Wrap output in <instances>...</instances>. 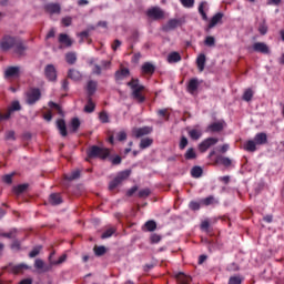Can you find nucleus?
I'll use <instances>...</instances> for the list:
<instances>
[{"label": "nucleus", "mask_w": 284, "mask_h": 284, "mask_svg": "<svg viewBox=\"0 0 284 284\" xmlns=\"http://www.w3.org/2000/svg\"><path fill=\"white\" fill-rule=\"evenodd\" d=\"M132 172L130 170H125L120 172L113 181L110 182L109 184V190H115V187H119V185H121L122 181H126V179L130 178V174Z\"/></svg>", "instance_id": "20e7f679"}, {"label": "nucleus", "mask_w": 284, "mask_h": 284, "mask_svg": "<svg viewBox=\"0 0 284 284\" xmlns=\"http://www.w3.org/2000/svg\"><path fill=\"white\" fill-rule=\"evenodd\" d=\"M216 161L217 163H221L225 168H230V165H232V160H230V158L219 156Z\"/></svg>", "instance_id": "58836bf2"}, {"label": "nucleus", "mask_w": 284, "mask_h": 284, "mask_svg": "<svg viewBox=\"0 0 284 284\" xmlns=\"http://www.w3.org/2000/svg\"><path fill=\"white\" fill-rule=\"evenodd\" d=\"M196 158V151H194V149H187L186 153L184 154V159H186V161H192V159Z\"/></svg>", "instance_id": "a19ab883"}, {"label": "nucleus", "mask_w": 284, "mask_h": 284, "mask_svg": "<svg viewBox=\"0 0 284 284\" xmlns=\"http://www.w3.org/2000/svg\"><path fill=\"white\" fill-rule=\"evenodd\" d=\"M146 17L153 21H159L165 17V12L159 7H152L146 11Z\"/></svg>", "instance_id": "39448f33"}, {"label": "nucleus", "mask_w": 284, "mask_h": 284, "mask_svg": "<svg viewBox=\"0 0 284 284\" xmlns=\"http://www.w3.org/2000/svg\"><path fill=\"white\" fill-rule=\"evenodd\" d=\"M41 246H36L30 253L29 256L30 258H34L36 256H39V254L41 253Z\"/></svg>", "instance_id": "8fccbe9b"}, {"label": "nucleus", "mask_w": 284, "mask_h": 284, "mask_svg": "<svg viewBox=\"0 0 284 284\" xmlns=\"http://www.w3.org/2000/svg\"><path fill=\"white\" fill-rule=\"evenodd\" d=\"M95 252V256H103V254H105L106 250L105 246H97L94 248Z\"/></svg>", "instance_id": "603ef678"}, {"label": "nucleus", "mask_w": 284, "mask_h": 284, "mask_svg": "<svg viewBox=\"0 0 284 284\" xmlns=\"http://www.w3.org/2000/svg\"><path fill=\"white\" fill-rule=\"evenodd\" d=\"M71 128H72L73 132H77V130H79V128H81V121H79V118L72 119Z\"/></svg>", "instance_id": "37998d69"}, {"label": "nucleus", "mask_w": 284, "mask_h": 284, "mask_svg": "<svg viewBox=\"0 0 284 284\" xmlns=\"http://www.w3.org/2000/svg\"><path fill=\"white\" fill-rule=\"evenodd\" d=\"M142 74H154V71L156 70V67L152 64L151 62H145L142 68Z\"/></svg>", "instance_id": "4be33fe9"}, {"label": "nucleus", "mask_w": 284, "mask_h": 284, "mask_svg": "<svg viewBox=\"0 0 284 284\" xmlns=\"http://www.w3.org/2000/svg\"><path fill=\"white\" fill-rule=\"evenodd\" d=\"M199 90V80L196 78H193L189 81L187 84V92L190 94H196V91Z\"/></svg>", "instance_id": "6ab92c4d"}, {"label": "nucleus", "mask_w": 284, "mask_h": 284, "mask_svg": "<svg viewBox=\"0 0 284 284\" xmlns=\"http://www.w3.org/2000/svg\"><path fill=\"white\" fill-rule=\"evenodd\" d=\"M128 85L132 89L133 99H135L138 103H143V101H145V97H143L141 92L145 90V87L139 84V80H131L128 82Z\"/></svg>", "instance_id": "f03ea898"}, {"label": "nucleus", "mask_w": 284, "mask_h": 284, "mask_svg": "<svg viewBox=\"0 0 284 284\" xmlns=\"http://www.w3.org/2000/svg\"><path fill=\"white\" fill-rule=\"evenodd\" d=\"M187 133L192 141H199V139L203 136V129H201L200 125H196L193 129H190Z\"/></svg>", "instance_id": "9d476101"}, {"label": "nucleus", "mask_w": 284, "mask_h": 284, "mask_svg": "<svg viewBox=\"0 0 284 284\" xmlns=\"http://www.w3.org/2000/svg\"><path fill=\"white\" fill-rule=\"evenodd\" d=\"M2 181H3L4 183H8V184L12 183V174H7V175H4V176L2 178Z\"/></svg>", "instance_id": "69168bd1"}, {"label": "nucleus", "mask_w": 284, "mask_h": 284, "mask_svg": "<svg viewBox=\"0 0 284 284\" xmlns=\"http://www.w3.org/2000/svg\"><path fill=\"white\" fill-rule=\"evenodd\" d=\"M243 278L241 276H231L229 280V284H242Z\"/></svg>", "instance_id": "09e8293b"}, {"label": "nucleus", "mask_w": 284, "mask_h": 284, "mask_svg": "<svg viewBox=\"0 0 284 284\" xmlns=\"http://www.w3.org/2000/svg\"><path fill=\"white\" fill-rule=\"evenodd\" d=\"M200 203H201V205L207 206V205H214V203H219V201H216V199H214L213 195H210V196H207L205 199H202L200 201Z\"/></svg>", "instance_id": "2f4dec72"}, {"label": "nucleus", "mask_w": 284, "mask_h": 284, "mask_svg": "<svg viewBox=\"0 0 284 284\" xmlns=\"http://www.w3.org/2000/svg\"><path fill=\"white\" fill-rule=\"evenodd\" d=\"M183 8H194V0H180Z\"/></svg>", "instance_id": "3c124183"}, {"label": "nucleus", "mask_w": 284, "mask_h": 284, "mask_svg": "<svg viewBox=\"0 0 284 284\" xmlns=\"http://www.w3.org/2000/svg\"><path fill=\"white\" fill-rule=\"evenodd\" d=\"M152 143H154V140H152L150 138H144L140 142V149L146 150V148H150V145H152Z\"/></svg>", "instance_id": "c9c22d12"}, {"label": "nucleus", "mask_w": 284, "mask_h": 284, "mask_svg": "<svg viewBox=\"0 0 284 284\" xmlns=\"http://www.w3.org/2000/svg\"><path fill=\"white\" fill-rule=\"evenodd\" d=\"M191 176H193V179H201V176H203V169L201 166H194L191 170Z\"/></svg>", "instance_id": "473e14b6"}, {"label": "nucleus", "mask_w": 284, "mask_h": 284, "mask_svg": "<svg viewBox=\"0 0 284 284\" xmlns=\"http://www.w3.org/2000/svg\"><path fill=\"white\" fill-rule=\"evenodd\" d=\"M11 250H13L14 252H19V250H21V244L16 241L11 244Z\"/></svg>", "instance_id": "e2e57ef3"}, {"label": "nucleus", "mask_w": 284, "mask_h": 284, "mask_svg": "<svg viewBox=\"0 0 284 284\" xmlns=\"http://www.w3.org/2000/svg\"><path fill=\"white\" fill-rule=\"evenodd\" d=\"M199 13L201 14L203 21H207V10H210V6L207 4V2L203 1L200 3L199 6Z\"/></svg>", "instance_id": "a211bd4d"}, {"label": "nucleus", "mask_w": 284, "mask_h": 284, "mask_svg": "<svg viewBox=\"0 0 284 284\" xmlns=\"http://www.w3.org/2000/svg\"><path fill=\"white\" fill-rule=\"evenodd\" d=\"M246 152H256V142L254 140H248L243 145Z\"/></svg>", "instance_id": "cd10ccee"}, {"label": "nucleus", "mask_w": 284, "mask_h": 284, "mask_svg": "<svg viewBox=\"0 0 284 284\" xmlns=\"http://www.w3.org/2000/svg\"><path fill=\"white\" fill-rule=\"evenodd\" d=\"M65 61L67 63H69L70 65H74V63H77V54L75 53H67L65 54Z\"/></svg>", "instance_id": "4c0bfd02"}, {"label": "nucleus", "mask_w": 284, "mask_h": 284, "mask_svg": "<svg viewBox=\"0 0 284 284\" xmlns=\"http://www.w3.org/2000/svg\"><path fill=\"white\" fill-rule=\"evenodd\" d=\"M176 278L180 284H190V282L192 281V277L183 273L178 274Z\"/></svg>", "instance_id": "f704fd0d"}, {"label": "nucleus", "mask_w": 284, "mask_h": 284, "mask_svg": "<svg viewBox=\"0 0 284 284\" xmlns=\"http://www.w3.org/2000/svg\"><path fill=\"white\" fill-rule=\"evenodd\" d=\"M145 227L148 232H154V230H156V222H154L153 220H150L145 223Z\"/></svg>", "instance_id": "79ce46f5"}, {"label": "nucleus", "mask_w": 284, "mask_h": 284, "mask_svg": "<svg viewBox=\"0 0 284 284\" xmlns=\"http://www.w3.org/2000/svg\"><path fill=\"white\" fill-rule=\"evenodd\" d=\"M111 65H112V62H111V61L103 60V61L101 62V68H102V70H110Z\"/></svg>", "instance_id": "4d7b16f0"}, {"label": "nucleus", "mask_w": 284, "mask_h": 284, "mask_svg": "<svg viewBox=\"0 0 284 284\" xmlns=\"http://www.w3.org/2000/svg\"><path fill=\"white\" fill-rule=\"evenodd\" d=\"M62 23L65 28L72 26V18L71 17H65L62 19Z\"/></svg>", "instance_id": "052dcab7"}, {"label": "nucleus", "mask_w": 284, "mask_h": 284, "mask_svg": "<svg viewBox=\"0 0 284 284\" xmlns=\"http://www.w3.org/2000/svg\"><path fill=\"white\" fill-rule=\"evenodd\" d=\"M78 37H80V43H83V39H88V37H90V32L89 31H82L78 34Z\"/></svg>", "instance_id": "bf43d9fd"}, {"label": "nucleus", "mask_w": 284, "mask_h": 284, "mask_svg": "<svg viewBox=\"0 0 284 284\" xmlns=\"http://www.w3.org/2000/svg\"><path fill=\"white\" fill-rule=\"evenodd\" d=\"M36 270H41V272H50V266L45 265V262L43 260L37 258L34 262Z\"/></svg>", "instance_id": "5701e85b"}, {"label": "nucleus", "mask_w": 284, "mask_h": 284, "mask_svg": "<svg viewBox=\"0 0 284 284\" xmlns=\"http://www.w3.org/2000/svg\"><path fill=\"white\" fill-rule=\"evenodd\" d=\"M258 32L262 34H267V26L261 24L258 28Z\"/></svg>", "instance_id": "338daca9"}, {"label": "nucleus", "mask_w": 284, "mask_h": 284, "mask_svg": "<svg viewBox=\"0 0 284 284\" xmlns=\"http://www.w3.org/2000/svg\"><path fill=\"white\" fill-rule=\"evenodd\" d=\"M221 21H223V13L219 12L214 14L209 22V29L212 30V28H215V26H219Z\"/></svg>", "instance_id": "f3484780"}, {"label": "nucleus", "mask_w": 284, "mask_h": 284, "mask_svg": "<svg viewBox=\"0 0 284 284\" xmlns=\"http://www.w3.org/2000/svg\"><path fill=\"white\" fill-rule=\"evenodd\" d=\"M21 72V69L19 67H9L4 71V77L7 79H10L12 77H17Z\"/></svg>", "instance_id": "aec40b11"}, {"label": "nucleus", "mask_w": 284, "mask_h": 284, "mask_svg": "<svg viewBox=\"0 0 284 284\" xmlns=\"http://www.w3.org/2000/svg\"><path fill=\"white\" fill-rule=\"evenodd\" d=\"M90 159H108L110 156V150L93 145L89 150Z\"/></svg>", "instance_id": "7ed1b4c3"}, {"label": "nucleus", "mask_w": 284, "mask_h": 284, "mask_svg": "<svg viewBox=\"0 0 284 284\" xmlns=\"http://www.w3.org/2000/svg\"><path fill=\"white\" fill-rule=\"evenodd\" d=\"M19 110H21V104L19 103V101L12 102L11 106L9 108L6 114L0 113V121H6L10 119V115L12 114V112H17Z\"/></svg>", "instance_id": "1a4fd4ad"}, {"label": "nucleus", "mask_w": 284, "mask_h": 284, "mask_svg": "<svg viewBox=\"0 0 284 284\" xmlns=\"http://www.w3.org/2000/svg\"><path fill=\"white\" fill-rule=\"evenodd\" d=\"M116 139H118V141H125V139H128V133H125V131H120L116 134Z\"/></svg>", "instance_id": "6e6d98bb"}, {"label": "nucleus", "mask_w": 284, "mask_h": 284, "mask_svg": "<svg viewBox=\"0 0 284 284\" xmlns=\"http://www.w3.org/2000/svg\"><path fill=\"white\" fill-rule=\"evenodd\" d=\"M49 201L51 205H61L63 203V200L61 199V194L59 193H53L50 195Z\"/></svg>", "instance_id": "bb28decb"}, {"label": "nucleus", "mask_w": 284, "mask_h": 284, "mask_svg": "<svg viewBox=\"0 0 284 284\" xmlns=\"http://www.w3.org/2000/svg\"><path fill=\"white\" fill-rule=\"evenodd\" d=\"M253 97H254V91H252V89H247L244 91L242 99H243V101L248 102V101H252Z\"/></svg>", "instance_id": "ea45409f"}, {"label": "nucleus", "mask_w": 284, "mask_h": 284, "mask_svg": "<svg viewBox=\"0 0 284 284\" xmlns=\"http://www.w3.org/2000/svg\"><path fill=\"white\" fill-rule=\"evenodd\" d=\"M179 61H181V54L179 52L174 51L168 55L169 63H179Z\"/></svg>", "instance_id": "c85d7f7f"}, {"label": "nucleus", "mask_w": 284, "mask_h": 284, "mask_svg": "<svg viewBox=\"0 0 284 284\" xmlns=\"http://www.w3.org/2000/svg\"><path fill=\"white\" fill-rule=\"evenodd\" d=\"M84 112H94V102H92V99H89L87 105L84 106Z\"/></svg>", "instance_id": "c03bdc74"}, {"label": "nucleus", "mask_w": 284, "mask_h": 284, "mask_svg": "<svg viewBox=\"0 0 284 284\" xmlns=\"http://www.w3.org/2000/svg\"><path fill=\"white\" fill-rule=\"evenodd\" d=\"M254 52H261L262 54H270V47L265 42H255L253 44Z\"/></svg>", "instance_id": "ddd939ff"}, {"label": "nucleus", "mask_w": 284, "mask_h": 284, "mask_svg": "<svg viewBox=\"0 0 284 284\" xmlns=\"http://www.w3.org/2000/svg\"><path fill=\"white\" fill-rule=\"evenodd\" d=\"M99 119L101 123H110V116L105 112H101Z\"/></svg>", "instance_id": "864d4df0"}, {"label": "nucleus", "mask_w": 284, "mask_h": 284, "mask_svg": "<svg viewBox=\"0 0 284 284\" xmlns=\"http://www.w3.org/2000/svg\"><path fill=\"white\" fill-rule=\"evenodd\" d=\"M0 48L3 52H8L10 48H13L16 54H19V57H23L27 50L26 45H23V42L8 36L2 38L0 41Z\"/></svg>", "instance_id": "f257e3e1"}, {"label": "nucleus", "mask_w": 284, "mask_h": 284, "mask_svg": "<svg viewBox=\"0 0 284 284\" xmlns=\"http://www.w3.org/2000/svg\"><path fill=\"white\" fill-rule=\"evenodd\" d=\"M132 134L135 136V139L148 136V134H152V126L135 128L132 130Z\"/></svg>", "instance_id": "6e6552de"}, {"label": "nucleus", "mask_w": 284, "mask_h": 284, "mask_svg": "<svg viewBox=\"0 0 284 284\" xmlns=\"http://www.w3.org/2000/svg\"><path fill=\"white\" fill-rule=\"evenodd\" d=\"M41 99V91L39 89H32L27 93V103L29 105H33V103H37Z\"/></svg>", "instance_id": "423d86ee"}, {"label": "nucleus", "mask_w": 284, "mask_h": 284, "mask_svg": "<svg viewBox=\"0 0 284 284\" xmlns=\"http://www.w3.org/2000/svg\"><path fill=\"white\" fill-rule=\"evenodd\" d=\"M44 74L49 81H57V68L52 64L45 67Z\"/></svg>", "instance_id": "9b49d317"}, {"label": "nucleus", "mask_w": 284, "mask_h": 284, "mask_svg": "<svg viewBox=\"0 0 284 284\" xmlns=\"http://www.w3.org/2000/svg\"><path fill=\"white\" fill-rule=\"evenodd\" d=\"M254 142L256 143V145H265V143H267V134H265V133H257L254 136Z\"/></svg>", "instance_id": "b1692460"}, {"label": "nucleus", "mask_w": 284, "mask_h": 284, "mask_svg": "<svg viewBox=\"0 0 284 284\" xmlns=\"http://www.w3.org/2000/svg\"><path fill=\"white\" fill-rule=\"evenodd\" d=\"M93 74H101V67L95 64L92 69Z\"/></svg>", "instance_id": "774afa93"}, {"label": "nucleus", "mask_w": 284, "mask_h": 284, "mask_svg": "<svg viewBox=\"0 0 284 284\" xmlns=\"http://www.w3.org/2000/svg\"><path fill=\"white\" fill-rule=\"evenodd\" d=\"M140 199H148L150 196V189H143L139 191Z\"/></svg>", "instance_id": "5fc2aeb1"}, {"label": "nucleus", "mask_w": 284, "mask_h": 284, "mask_svg": "<svg viewBox=\"0 0 284 284\" xmlns=\"http://www.w3.org/2000/svg\"><path fill=\"white\" fill-rule=\"evenodd\" d=\"M181 20L179 19H171L168 21V23L163 27V30H165V32H170V30H175V28H179V26H181Z\"/></svg>", "instance_id": "dca6fc26"}, {"label": "nucleus", "mask_w": 284, "mask_h": 284, "mask_svg": "<svg viewBox=\"0 0 284 284\" xmlns=\"http://www.w3.org/2000/svg\"><path fill=\"white\" fill-rule=\"evenodd\" d=\"M126 77H130V70L129 69H121L115 73L116 81H122V79H126Z\"/></svg>", "instance_id": "c756f323"}, {"label": "nucleus", "mask_w": 284, "mask_h": 284, "mask_svg": "<svg viewBox=\"0 0 284 284\" xmlns=\"http://www.w3.org/2000/svg\"><path fill=\"white\" fill-rule=\"evenodd\" d=\"M97 81H89L87 84V92L89 94V97H92V94H94V92H97Z\"/></svg>", "instance_id": "7c9ffc66"}, {"label": "nucleus", "mask_w": 284, "mask_h": 284, "mask_svg": "<svg viewBox=\"0 0 284 284\" xmlns=\"http://www.w3.org/2000/svg\"><path fill=\"white\" fill-rule=\"evenodd\" d=\"M205 54L201 53L196 59V65L200 72H203L205 70Z\"/></svg>", "instance_id": "393cba45"}, {"label": "nucleus", "mask_w": 284, "mask_h": 284, "mask_svg": "<svg viewBox=\"0 0 284 284\" xmlns=\"http://www.w3.org/2000/svg\"><path fill=\"white\" fill-rule=\"evenodd\" d=\"M28 190V184H20L14 187L16 194H22V192H26Z\"/></svg>", "instance_id": "de8ad7c7"}, {"label": "nucleus", "mask_w": 284, "mask_h": 284, "mask_svg": "<svg viewBox=\"0 0 284 284\" xmlns=\"http://www.w3.org/2000/svg\"><path fill=\"white\" fill-rule=\"evenodd\" d=\"M189 206L191 210H201V202L199 203V202L192 201Z\"/></svg>", "instance_id": "680f3d73"}, {"label": "nucleus", "mask_w": 284, "mask_h": 284, "mask_svg": "<svg viewBox=\"0 0 284 284\" xmlns=\"http://www.w3.org/2000/svg\"><path fill=\"white\" fill-rule=\"evenodd\" d=\"M187 148V138L182 136L180 141V150H185Z\"/></svg>", "instance_id": "13d9d810"}, {"label": "nucleus", "mask_w": 284, "mask_h": 284, "mask_svg": "<svg viewBox=\"0 0 284 284\" xmlns=\"http://www.w3.org/2000/svg\"><path fill=\"white\" fill-rule=\"evenodd\" d=\"M217 143H219V139L207 138L199 145V150L200 152H207V150H210L212 145H216Z\"/></svg>", "instance_id": "0eeeda50"}, {"label": "nucleus", "mask_w": 284, "mask_h": 284, "mask_svg": "<svg viewBox=\"0 0 284 284\" xmlns=\"http://www.w3.org/2000/svg\"><path fill=\"white\" fill-rule=\"evenodd\" d=\"M45 10L49 14H60L61 6L59 3H49L45 6Z\"/></svg>", "instance_id": "412c9836"}, {"label": "nucleus", "mask_w": 284, "mask_h": 284, "mask_svg": "<svg viewBox=\"0 0 284 284\" xmlns=\"http://www.w3.org/2000/svg\"><path fill=\"white\" fill-rule=\"evenodd\" d=\"M9 270L12 274H23L27 270H30V266L27 264L10 265Z\"/></svg>", "instance_id": "4468645a"}, {"label": "nucleus", "mask_w": 284, "mask_h": 284, "mask_svg": "<svg viewBox=\"0 0 284 284\" xmlns=\"http://www.w3.org/2000/svg\"><path fill=\"white\" fill-rule=\"evenodd\" d=\"M79 176H81V171L74 170L70 174H65L64 179L67 181H74V180L79 179Z\"/></svg>", "instance_id": "72a5a7b5"}, {"label": "nucleus", "mask_w": 284, "mask_h": 284, "mask_svg": "<svg viewBox=\"0 0 284 284\" xmlns=\"http://www.w3.org/2000/svg\"><path fill=\"white\" fill-rule=\"evenodd\" d=\"M68 77L73 81H79L81 79V72H79L78 70L71 69L69 70Z\"/></svg>", "instance_id": "e433bc0d"}, {"label": "nucleus", "mask_w": 284, "mask_h": 284, "mask_svg": "<svg viewBox=\"0 0 284 284\" xmlns=\"http://www.w3.org/2000/svg\"><path fill=\"white\" fill-rule=\"evenodd\" d=\"M204 43H205V45H209V48H212L216 43V40L214 39V37L209 36L205 38Z\"/></svg>", "instance_id": "49530a36"}, {"label": "nucleus", "mask_w": 284, "mask_h": 284, "mask_svg": "<svg viewBox=\"0 0 284 284\" xmlns=\"http://www.w3.org/2000/svg\"><path fill=\"white\" fill-rule=\"evenodd\" d=\"M225 128V121H216L206 128V132H221Z\"/></svg>", "instance_id": "f8f14e48"}, {"label": "nucleus", "mask_w": 284, "mask_h": 284, "mask_svg": "<svg viewBox=\"0 0 284 284\" xmlns=\"http://www.w3.org/2000/svg\"><path fill=\"white\" fill-rule=\"evenodd\" d=\"M161 242V235L153 234L151 235V243H160Z\"/></svg>", "instance_id": "0e129e2a"}, {"label": "nucleus", "mask_w": 284, "mask_h": 284, "mask_svg": "<svg viewBox=\"0 0 284 284\" xmlns=\"http://www.w3.org/2000/svg\"><path fill=\"white\" fill-rule=\"evenodd\" d=\"M58 41L63 48H71L72 45V39H70V36L65 33H60L58 37Z\"/></svg>", "instance_id": "2eb2a0df"}, {"label": "nucleus", "mask_w": 284, "mask_h": 284, "mask_svg": "<svg viewBox=\"0 0 284 284\" xmlns=\"http://www.w3.org/2000/svg\"><path fill=\"white\" fill-rule=\"evenodd\" d=\"M116 230L114 227H110L101 235V239H110V236H112V234H114Z\"/></svg>", "instance_id": "a18cd8bd"}, {"label": "nucleus", "mask_w": 284, "mask_h": 284, "mask_svg": "<svg viewBox=\"0 0 284 284\" xmlns=\"http://www.w3.org/2000/svg\"><path fill=\"white\" fill-rule=\"evenodd\" d=\"M57 128L60 131L61 136H68V129L65 126L64 120H58L57 121Z\"/></svg>", "instance_id": "a878e982"}]
</instances>
